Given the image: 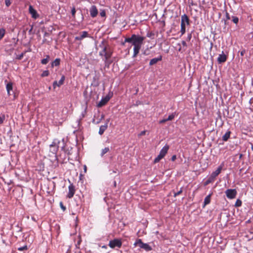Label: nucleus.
I'll list each match as a JSON object with an SVG mask.
<instances>
[{"label": "nucleus", "mask_w": 253, "mask_h": 253, "mask_svg": "<svg viewBox=\"0 0 253 253\" xmlns=\"http://www.w3.org/2000/svg\"><path fill=\"white\" fill-rule=\"evenodd\" d=\"M144 39L145 37L135 34L132 35L129 38H126L125 40L126 42L131 43L134 46L133 57H136L139 53Z\"/></svg>", "instance_id": "obj_1"}, {"label": "nucleus", "mask_w": 253, "mask_h": 253, "mask_svg": "<svg viewBox=\"0 0 253 253\" xmlns=\"http://www.w3.org/2000/svg\"><path fill=\"white\" fill-rule=\"evenodd\" d=\"M99 46L102 49L99 53V55L104 57V62L105 64H110L111 62L109 61V59L112 56L113 52L109 45L105 41L103 40L100 44Z\"/></svg>", "instance_id": "obj_2"}, {"label": "nucleus", "mask_w": 253, "mask_h": 253, "mask_svg": "<svg viewBox=\"0 0 253 253\" xmlns=\"http://www.w3.org/2000/svg\"><path fill=\"white\" fill-rule=\"evenodd\" d=\"M60 141L58 139H54L51 144L49 145V150L53 154H56L59 147Z\"/></svg>", "instance_id": "obj_3"}, {"label": "nucleus", "mask_w": 253, "mask_h": 253, "mask_svg": "<svg viewBox=\"0 0 253 253\" xmlns=\"http://www.w3.org/2000/svg\"><path fill=\"white\" fill-rule=\"evenodd\" d=\"M134 246H138L140 248L145 250L146 251H150L152 250V248L147 243H143L140 239L136 240L134 243Z\"/></svg>", "instance_id": "obj_4"}, {"label": "nucleus", "mask_w": 253, "mask_h": 253, "mask_svg": "<svg viewBox=\"0 0 253 253\" xmlns=\"http://www.w3.org/2000/svg\"><path fill=\"white\" fill-rule=\"evenodd\" d=\"M122 245V242L121 239H114L110 241L109 246L111 248L114 249L115 247L121 248Z\"/></svg>", "instance_id": "obj_5"}, {"label": "nucleus", "mask_w": 253, "mask_h": 253, "mask_svg": "<svg viewBox=\"0 0 253 253\" xmlns=\"http://www.w3.org/2000/svg\"><path fill=\"white\" fill-rule=\"evenodd\" d=\"M226 195L229 199L234 198L237 194V191L235 189H227L225 191Z\"/></svg>", "instance_id": "obj_6"}, {"label": "nucleus", "mask_w": 253, "mask_h": 253, "mask_svg": "<svg viewBox=\"0 0 253 253\" xmlns=\"http://www.w3.org/2000/svg\"><path fill=\"white\" fill-rule=\"evenodd\" d=\"M89 35L88 32L86 31H83L79 33V35L75 37V40L76 41H82L86 37H88Z\"/></svg>", "instance_id": "obj_7"}, {"label": "nucleus", "mask_w": 253, "mask_h": 253, "mask_svg": "<svg viewBox=\"0 0 253 253\" xmlns=\"http://www.w3.org/2000/svg\"><path fill=\"white\" fill-rule=\"evenodd\" d=\"M226 169V167L224 162H222L212 174H220L223 170H225Z\"/></svg>", "instance_id": "obj_8"}, {"label": "nucleus", "mask_w": 253, "mask_h": 253, "mask_svg": "<svg viewBox=\"0 0 253 253\" xmlns=\"http://www.w3.org/2000/svg\"><path fill=\"white\" fill-rule=\"evenodd\" d=\"M29 13L31 14L32 17L34 19H37L39 17V15L37 13V11L33 8L32 5H30L29 7Z\"/></svg>", "instance_id": "obj_9"}, {"label": "nucleus", "mask_w": 253, "mask_h": 253, "mask_svg": "<svg viewBox=\"0 0 253 253\" xmlns=\"http://www.w3.org/2000/svg\"><path fill=\"white\" fill-rule=\"evenodd\" d=\"M65 76L64 75H63L61 78V79L59 80V81L58 82H57V81H54L53 83V88L55 89L56 88V86H60L61 85H62L63 84H64V81H65Z\"/></svg>", "instance_id": "obj_10"}, {"label": "nucleus", "mask_w": 253, "mask_h": 253, "mask_svg": "<svg viewBox=\"0 0 253 253\" xmlns=\"http://www.w3.org/2000/svg\"><path fill=\"white\" fill-rule=\"evenodd\" d=\"M68 189L69 192L67 195V197L69 198H72L75 194V187L73 184H70L68 187Z\"/></svg>", "instance_id": "obj_11"}, {"label": "nucleus", "mask_w": 253, "mask_h": 253, "mask_svg": "<svg viewBox=\"0 0 253 253\" xmlns=\"http://www.w3.org/2000/svg\"><path fill=\"white\" fill-rule=\"evenodd\" d=\"M89 12L90 16L93 18L96 17L98 13L97 7L95 5L91 6V7L90 8Z\"/></svg>", "instance_id": "obj_12"}, {"label": "nucleus", "mask_w": 253, "mask_h": 253, "mask_svg": "<svg viewBox=\"0 0 253 253\" xmlns=\"http://www.w3.org/2000/svg\"><path fill=\"white\" fill-rule=\"evenodd\" d=\"M97 115L98 116L96 118V115L94 116V119L92 121V123L94 124H98L100 123L104 118V115L103 114L100 115V114L98 113Z\"/></svg>", "instance_id": "obj_13"}, {"label": "nucleus", "mask_w": 253, "mask_h": 253, "mask_svg": "<svg viewBox=\"0 0 253 253\" xmlns=\"http://www.w3.org/2000/svg\"><path fill=\"white\" fill-rule=\"evenodd\" d=\"M227 58V56L224 54L222 51V54L219 55V56L217 58V61L219 63H224L226 61Z\"/></svg>", "instance_id": "obj_14"}, {"label": "nucleus", "mask_w": 253, "mask_h": 253, "mask_svg": "<svg viewBox=\"0 0 253 253\" xmlns=\"http://www.w3.org/2000/svg\"><path fill=\"white\" fill-rule=\"evenodd\" d=\"M110 97L108 96H106L105 98H102L101 101L98 103L97 106L98 107H101L104 105H105L109 100Z\"/></svg>", "instance_id": "obj_15"}, {"label": "nucleus", "mask_w": 253, "mask_h": 253, "mask_svg": "<svg viewBox=\"0 0 253 253\" xmlns=\"http://www.w3.org/2000/svg\"><path fill=\"white\" fill-rule=\"evenodd\" d=\"M169 149V146L168 145H166L161 150L159 154L162 156L163 158L168 153V150Z\"/></svg>", "instance_id": "obj_16"}, {"label": "nucleus", "mask_w": 253, "mask_h": 253, "mask_svg": "<svg viewBox=\"0 0 253 253\" xmlns=\"http://www.w3.org/2000/svg\"><path fill=\"white\" fill-rule=\"evenodd\" d=\"M181 23H184L187 25H189V18L186 14H184L181 16Z\"/></svg>", "instance_id": "obj_17"}, {"label": "nucleus", "mask_w": 253, "mask_h": 253, "mask_svg": "<svg viewBox=\"0 0 253 253\" xmlns=\"http://www.w3.org/2000/svg\"><path fill=\"white\" fill-rule=\"evenodd\" d=\"M162 60V57L161 55H160V56H159V57H158L157 58H154L152 59L149 62V65L150 66L154 65V64H156L158 61H160Z\"/></svg>", "instance_id": "obj_18"}, {"label": "nucleus", "mask_w": 253, "mask_h": 253, "mask_svg": "<svg viewBox=\"0 0 253 253\" xmlns=\"http://www.w3.org/2000/svg\"><path fill=\"white\" fill-rule=\"evenodd\" d=\"M108 127V125L107 124H105L104 125H102L100 126L99 130V134L100 135H102L104 131L107 129Z\"/></svg>", "instance_id": "obj_19"}, {"label": "nucleus", "mask_w": 253, "mask_h": 253, "mask_svg": "<svg viewBox=\"0 0 253 253\" xmlns=\"http://www.w3.org/2000/svg\"><path fill=\"white\" fill-rule=\"evenodd\" d=\"M60 59L56 58L55 59L52 63H51V67H53L54 66L57 67L60 65Z\"/></svg>", "instance_id": "obj_20"}, {"label": "nucleus", "mask_w": 253, "mask_h": 253, "mask_svg": "<svg viewBox=\"0 0 253 253\" xmlns=\"http://www.w3.org/2000/svg\"><path fill=\"white\" fill-rule=\"evenodd\" d=\"M212 195V193H211L209 194L204 199V206H205L206 205L210 204L211 202V197Z\"/></svg>", "instance_id": "obj_21"}, {"label": "nucleus", "mask_w": 253, "mask_h": 253, "mask_svg": "<svg viewBox=\"0 0 253 253\" xmlns=\"http://www.w3.org/2000/svg\"><path fill=\"white\" fill-rule=\"evenodd\" d=\"M231 132L230 131H227L222 136V140L226 141L229 138Z\"/></svg>", "instance_id": "obj_22"}, {"label": "nucleus", "mask_w": 253, "mask_h": 253, "mask_svg": "<svg viewBox=\"0 0 253 253\" xmlns=\"http://www.w3.org/2000/svg\"><path fill=\"white\" fill-rule=\"evenodd\" d=\"M216 175H214V176H211V177H210L208 179H207L204 183V185L205 186L208 185L209 184H210V183L213 182L214 180V178H215V176H216Z\"/></svg>", "instance_id": "obj_23"}, {"label": "nucleus", "mask_w": 253, "mask_h": 253, "mask_svg": "<svg viewBox=\"0 0 253 253\" xmlns=\"http://www.w3.org/2000/svg\"><path fill=\"white\" fill-rule=\"evenodd\" d=\"M6 90H7V93L9 95H10V90H12V88H13V86H12V83H8L7 84H6Z\"/></svg>", "instance_id": "obj_24"}, {"label": "nucleus", "mask_w": 253, "mask_h": 253, "mask_svg": "<svg viewBox=\"0 0 253 253\" xmlns=\"http://www.w3.org/2000/svg\"><path fill=\"white\" fill-rule=\"evenodd\" d=\"M50 57L49 55H46V58L42 59L41 60V63L43 65L46 64L49 61Z\"/></svg>", "instance_id": "obj_25"}, {"label": "nucleus", "mask_w": 253, "mask_h": 253, "mask_svg": "<svg viewBox=\"0 0 253 253\" xmlns=\"http://www.w3.org/2000/svg\"><path fill=\"white\" fill-rule=\"evenodd\" d=\"M185 24L184 23H181V30H180V32L181 33V35H183V34H185Z\"/></svg>", "instance_id": "obj_26"}, {"label": "nucleus", "mask_w": 253, "mask_h": 253, "mask_svg": "<svg viewBox=\"0 0 253 253\" xmlns=\"http://www.w3.org/2000/svg\"><path fill=\"white\" fill-rule=\"evenodd\" d=\"M5 34V30L3 28L0 29V40H1Z\"/></svg>", "instance_id": "obj_27"}, {"label": "nucleus", "mask_w": 253, "mask_h": 253, "mask_svg": "<svg viewBox=\"0 0 253 253\" xmlns=\"http://www.w3.org/2000/svg\"><path fill=\"white\" fill-rule=\"evenodd\" d=\"M110 151L109 147H105L104 149H102L101 153V156H103L106 153Z\"/></svg>", "instance_id": "obj_28"}, {"label": "nucleus", "mask_w": 253, "mask_h": 253, "mask_svg": "<svg viewBox=\"0 0 253 253\" xmlns=\"http://www.w3.org/2000/svg\"><path fill=\"white\" fill-rule=\"evenodd\" d=\"M163 157L161 156L160 154L154 159V163L156 164L158 163Z\"/></svg>", "instance_id": "obj_29"}, {"label": "nucleus", "mask_w": 253, "mask_h": 253, "mask_svg": "<svg viewBox=\"0 0 253 253\" xmlns=\"http://www.w3.org/2000/svg\"><path fill=\"white\" fill-rule=\"evenodd\" d=\"M147 37L151 38L152 39H154L155 38V34L152 32H148L147 34Z\"/></svg>", "instance_id": "obj_30"}, {"label": "nucleus", "mask_w": 253, "mask_h": 253, "mask_svg": "<svg viewBox=\"0 0 253 253\" xmlns=\"http://www.w3.org/2000/svg\"><path fill=\"white\" fill-rule=\"evenodd\" d=\"M49 75V72L48 70L44 71L41 75V77H47Z\"/></svg>", "instance_id": "obj_31"}, {"label": "nucleus", "mask_w": 253, "mask_h": 253, "mask_svg": "<svg viewBox=\"0 0 253 253\" xmlns=\"http://www.w3.org/2000/svg\"><path fill=\"white\" fill-rule=\"evenodd\" d=\"M174 117H175V114L172 113L171 115H169L168 118L167 119H166V120L167 121H171L174 119Z\"/></svg>", "instance_id": "obj_32"}, {"label": "nucleus", "mask_w": 253, "mask_h": 253, "mask_svg": "<svg viewBox=\"0 0 253 253\" xmlns=\"http://www.w3.org/2000/svg\"><path fill=\"white\" fill-rule=\"evenodd\" d=\"M241 205H242V201L239 199L237 200V201L235 203V206L236 207H239L241 206Z\"/></svg>", "instance_id": "obj_33"}, {"label": "nucleus", "mask_w": 253, "mask_h": 253, "mask_svg": "<svg viewBox=\"0 0 253 253\" xmlns=\"http://www.w3.org/2000/svg\"><path fill=\"white\" fill-rule=\"evenodd\" d=\"M232 21L234 23L237 24L238 23V22H239V19L236 16H233V17H232Z\"/></svg>", "instance_id": "obj_34"}, {"label": "nucleus", "mask_w": 253, "mask_h": 253, "mask_svg": "<svg viewBox=\"0 0 253 253\" xmlns=\"http://www.w3.org/2000/svg\"><path fill=\"white\" fill-rule=\"evenodd\" d=\"M5 4L7 7H9L11 4V0H5Z\"/></svg>", "instance_id": "obj_35"}, {"label": "nucleus", "mask_w": 253, "mask_h": 253, "mask_svg": "<svg viewBox=\"0 0 253 253\" xmlns=\"http://www.w3.org/2000/svg\"><path fill=\"white\" fill-rule=\"evenodd\" d=\"M100 15L101 17H104L106 16V11L105 10H101L100 12Z\"/></svg>", "instance_id": "obj_36"}, {"label": "nucleus", "mask_w": 253, "mask_h": 253, "mask_svg": "<svg viewBox=\"0 0 253 253\" xmlns=\"http://www.w3.org/2000/svg\"><path fill=\"white\" fill-rule=\"evenodd\" d=\"M182 192V188H181L176 193H174V196L176 197L177 196L180 195Z\"/></svg>", "instance_id": "obj_37"}, {"label": "nucleus", "mask_w": 253, "mask_h": 253, "mask_svg": "<svg viewBox=\"0 0 253 253\" xmlns=\"http://www.w3.org/2000/svg\"><path fill=\"white\" fill-rule=\"evenodd\" d=\"M27 249V246H23V247H19L18 248V251H24V250H26Z\"/></svg>", "instance_id": "obj_38"}, {"label": "nucleus", "mask_w": 253, "mask_h": 253, "mask_svg": "<svg viewBox=\"0 0 253 253\" xmlns=\"http://www.w3.org/2000/svg\"><path fill=\"white\" fill-rule=\"evenodd\" d=\"M76 10L75 7H73L71 10V13L73 17H75Z\"/></svg>", "instance_id": "obj_39"}, {"label": "nucleus", "mask_w": 253, "mask_h": 253, "mask_svg": "<svg viewBox=\"0 0 253 253\" xmlns=\"http://www.w3.org/2000/svg\"><path fill=\"white\" fill-rule=\"evenodd\" d=\"M4 120H5V116L4 115L0 116V124H2L3 123V121Z\"/></svg>", "instance_id": "obj_40"}, {"label": "nucleus", "mask_w": 253, "mask_h": 253, "mask_svg": "<svg viewBox=\"0 0 253 253\" xmlns=\"http://www.w3.org/2000/svg\"><path fill=\"white\" fill-rule=\"evenodd\" d=\"M60 208L63 210V211H64L66 210V208L65 206H64L62 202L60 203Z\"/></svg>", "instance_id": "obj_41"}, {"label": "nucleus", "mask_w": 253, "mask_h": 253, "mask_svg": "<svg viewBox=\"0 0 253 253\" xmlns=\"http://www.w3.org/2000/svg\"><path fill=\"white\" fill-rule=\"evenodd\" d=\"M146 130H143V131H142L139 134H138V136H142V135H144L146 133Z\"/></svg>", "instance_id": "obj_42"}, {"label": "nucleus", "mask_w": 253, "mask_h": 253, "mask_svg": "<svg viewBox=\"0 0 253 253\" xmlns=\"http://www.w3.org/2000/svg\"><path fill=\"white\" fill-rule=\"evenodd\" d=\"M166 122H167L166 119H163V120L160 121L159 123L160 124H164V123H166Z\"/></svg>", "instance_id": "obj_43"}, {"label": "nucleus", "mask_w": 253, "mask_h": 253, "mask_svg": "<svg viewBox=\"0 0 253 253\" xmlns=\"http://www.w3.org/2000/svg\"><path fill=\"white\" fill-rule=\"evenodd\" d=\"M176 155H173L171 158V160L173 162L176 160Z\"/></svg>", "instance_id": "obj_44"}, {"label": "nucleus", "mask_w": 253, "mask_h": 253, "mask_svg": "<svg viewBox=\"0 0 253 253\" xmlns=\"http://www.w3.org/2000/svg\"><path fill=\"white\" fill-rule=\"evenodd\" d=\"M226 17L227 19L229 20L230 19V15L228 13L226 12Z\"/></svg>", "instance_id": "obj_45"}, {"label": "nucleus", "mask_w": 253, "mask_h": 253, "mask_svg": "<svg viewBox=\"0 0 253 253\" xmlns=\"http://www.w3.org/2000/svg\"><path fill=\"white\" fill-rule=\"evenodd\" d=\"M83 167L84 168V172L85 173L86 172V169H87V168H86V166L85 165H84L83 166Z\"/></svg>", "instance_id": "obj_46"}, {"label": "nucleus", "mask_w": 253, "mask_h": 253, "mask_svg": "<svg viewBox=\"0 0 253 253\" xmlns=\"http://www.w3.org/2000/svg\"><path fill=\"white\" fill-rule=\"evenodd\" d=\"M245 52H246L245 50H243L241 51V53H241V55L242 56H244V55L245 53Z\"/></svg>", "instance_id": "obj_47"}, {"label": "nucleus", "mask_w": 253, "mask_h": 253, "mask_svg": "<svg viewBox=\"0 0 253 253\" xmlns=\"http://www.w3.org/2000/svg\"><path fill=\"white\" fill-rule=\"evenodd\" d=\"M5 183H6L8 185H10L12 183V181L11 180H10L8 181H5Z\"/></svg>", "instance_id": "obj_48"}, {"label": "nucleus", "mask_w": 253, "mask_h": 253, "mask_svg": "<svg viewBox=\"0 0 253 253\" xmlns=\"http://www.w3.org/2000/svg\"><path fill=\"white\" fill-rule=\"evenodd\" d=\"M182 44L183 46H187V44H186V42H185V41H184L182 42Z\"/></svg>", "instance_id": "obj_49"}, {"label": "nucleus", "mask_w": 253, "mask_h": 253, "mask_svg": "<svg viewBox=\"0 0 253 253\" xmlns=\"http://www.w3.org/2000/svg\"><path fill=\"white\" fill-rule=\"evenodd\" d=\"M191 37H192V36H191V34H189L188 35V37H187V39L190 41L191 39Z\"/></svg>", "instance_id": "obj_50"}, {"label": "nucleus", "mask_w": 253, "mask_h": 253, "mask_svg": "<svg viewBox=\"0 0 253 253\" xmlns=\"http://www.w3.org/2000/svg\"><path fill=\"white\" fill-rule=\"evenodd\" d=\"M110 121V119H108L106 120V123L105 124H107V125H108V123Z\"/></svg>", "instance_id": "obj_51"}, {"label": "nucleus", "mask_w": 253, "mask_h": 253, "mask_svg": "<svg viewBox=\"0 0 253 253\" xmlns=\"http://www.w3.org/2000/svg\"><path fill=\"white\" fill-rule=\"evenodd\" d=\"M102 248L107 249V247L106 245H103V246H102Z\"/></svg>", "instance_id": "obj_52"}, {"label": "nucleus", "mask_w": 253, "mask_h": 253, "mask_svg": "<svg viewBox=\"0 0 253 253\" xmlns=\"http://www.w3.org/2000/svg\"><path fill=\"white\" fill-rule=\"evenodd\" d=\"M83 176H84V175H82V174L80 175L79 179H80V180H81V179H82V177H83Z\"/></svg>", "instance_id": "obj_53"}, {"label": "nucleus", "mask_w": 253, "mask_h": 253, "mask_svg": "<svg viewBox=\"0 0 253 253\" xmlns=\"http://www.w3.org/2000/svg\"><path fill=\"white\" fill-rule=\"evenodd\" d=\"M23 56V55H21V56H20V57L19 58V59H21V57Z\"/></svg>", "instance_id": "obj_54"}, {"label": "nucleus", "mask_w": 253, "mask_h": 253, "mask_svg": "<svg viewBox=\"0 0 253 253\" xmlns=\"http://www.w3.org/2000/svg\"><path fill=\"white\" fill-rule=\"evenodd\" d=\"M116 182L115 181V182H114V185H115V186H116Z\"/></svg>", "instance_id": "obj_55"}, {"label": "nucleus", "mask_w": 253, "mask_h": 253, "mask_svg": "<svg viewBox=\"0 0 253 253\" xmlns=\"http://www.w3.org/2000/svg\"><path fill=\"white\" fill-rule=\"evenodd\" d=\"M179 51H180L181 50V47H180L178 49Z\"/></svg>", "instance_id": "obj_56"}, {"label": "nucleus", "mask_w": 253, "mask_h": 253, "mask_svg": "<svg viewBox=\"0 0 253 253\" xmlns=\"http://www.w3.org/2000/svg\"><path fill=\"white\" fill-rule=\"evenodd\" d=\"M64 146H63L62 147V149H63V148H64Z\"/></svg>", "instance_id": "obj_57"}, {"label": "nucleus", "mask_w": 253, "mask_h": 253, "mask_svg": "<svg viewBox=\"0 0 253 253\" xmlns=\"http://www.w3.org/2000/svg\"><path fill=\"white\" fill-rule=\"evenodd\" d=\"M252 149H253V146L252 147Z\"/></svg>", "instance_id": "obj_58"}]
</instances>
